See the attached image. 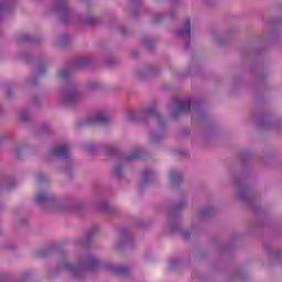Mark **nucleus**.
Here are the masks:
<instances>
[{
	"label": "nucleus",
	"instance_id": "nucleus-11",
	"mask_svg": "<svg viewBox=\"0 0 282 282\" xmlns=\"http://www.w3.org/2000/svg\"><path fill=\"white\" fill-rule=\"evenodd\" d=\"M37 182H45V175H43V174H40V175H37Z\"/></svg>",
	"mask_w": 282,
	"mask_h": 282
},
{
	"label": "nucleus",
	"instance_id": "nucleus-1",
	"mask_svg": "<svg viewBox=\"0 0 282 282\" xmlns=\"http://www.w3.org/2000/svg\"><path fill=\"white\" fill-rule=\"evenodd\" d=\"M51 155L53 158H69V145L61 144L51 150Z\"/></svg>",
	"mask_w": 282,
	"mask_h": 282
},
{
	"label": "nucleus",
	"instance_id": "nucleus-9",
	"mask_svg": "<svg viewBox=\"0 0 282 282\" xmlns=\"http://www.w3.org/2000/svg\"><path fill=\"white\" fill-rule=\"evenodd\" d=\"M45 200H47V194L40 193L35 197V202H45Z\"/></svg>",
	"mask_w": 282,
	"mask_h": 282
},
{
	"label": "nucleus",
	"instance_id": "nucleus-4",
	"mask_svg": "<svg viewBox=\"0 0 282 282\" xmlns=\"http://www.w3.org/2000/svg\"><path fill=\"white\" fill-rule=\"evenodd\" d=\"M182 111H191V101L189 100H178L177 101V113Z\"/></svg>",
	"mask_w": 282,
	"mask_h": 282
},
{
	"label": "nucleus",
	"instance_id": "nucleus-14",
	"mask_svg": "<svg viewBox=\"0 0 282 282\" xmlns=\"http://www.w3.org/2000/svg\"><path fill=\"white\" fill-rule=\"evenodd\" d=\"M150 175H153L152 172H145V177H149Z\"/></svg>",
	"mask_w": 282,
	"mask_h": 282
},
{
	"label": "nucleus",
	"instance_id": "nucleus-3",
	"mask_svg": "<svg viewBox=\"0 0 282 282\" xmlns=\"http://www.w3.org/2000/svg\"><path fill=\"white\" fill-rule=\"evenodd\" d=\"M178 39H186V41H191V20H184L183 29L178 31Z\"/></svg>",
	"mask_w": 282,
	"mask_h": 282
},
{
	"label": "nucleus",
	"instance_id": "nucleus-10",
	"mask_svg": "<svg viewBox=\"0 0 282 282\" xmlns=\"http://www.w3.org/2000/svg\"><path fill=\"white\" fill-rule=\"evenodd\" d=\"M96 265H98V260L90 259V260L87 261V267L88 268H96Z\"/></svg>",
	"mask_w": 282,
	"mask_h": 282
},
{
	"label": "nucleus",
	"instance_id": "nucleus-6",
	"mask_svg": "<svg viewBox=\"0 0 282 282\" xmlns=\"http://www.w3.org/2000/svg\"><path fill=\"white\" fill-rule=\"evenodd\" d=\"M143 156L142 150L134 151L127 156V160H140Z\"/></svg>",
	"mask_w": 282,
	"mask_h": 282
},
{
	"label": "nucleus",
	"instance_id": "nucleus-12",
	"mask_svg": "<svg viewBox=\"0 0 282 282\" xmlns=\"http://www.w3.org/2000/svg\"><path fill=\"white\" fill-rule=\"evenodd\" d=\"M120 171H122V167H121L120 165H117V166L115 167V173H116V175H118V174L120 173Z\"/></svg>",
	"mask_w": 282,
	"mask_h": 282
},
{
	"label": "nucleus",
	"instance_id": "nucleus-5",
	"mask_svg": "<svg viewBox=\"0 0 282 282\" xmlns=\"http://www.w3.org/2000/svg\"><path fill=\"white\" fill-rule=\"evenodd\" d=\"M76 100V93H68L64 96V102L66 105H72Z\"/></svg>",
	"mask_w": 282,
	"mask_h": 282
},
{
	"label": "nucleus",
	"instance_id": "nucleus-2",
	"mask_svg": "<svg viewBox=\"0 0 282 282\" xmlns=\"http://www.w3.org/2000/svg\"><path fill=\"white\" fill-rule=\"evenodd\" d=\"M109 117L102 112H98L94 118L88 119L86 124H107Z\"/></svg>",
	"mask_w": 282,
	"mask_h": 282
},
{
	"label": "nucleus",
	"instance_id": "nucleus-7",
	"mask_svg": "<svg viewBox=\"0 0 282 282\" xmlns=\"http://www.w3.org/2000/svg\"><path fill=\"white\" fill-rule=\"evenodd\" d=\"M116 272L120 275V276H126V274H129V268H124V267H120L116 269Z\"/></svg>",
	"mask_w": 282,
	"mask_h": 282
},
{
	"label": "nucleus",
	"instance_id": "nucleus-13",
	"mask_svg": "<svg viewBox=\"0 0 282 282\" xmlns=\"http://www.w3.org/2000/svg\"><path fill=\"white\" fill-rule=\"evenodd\" d=\"M175 173H172V174H170V180L173 182V181H175Z\"/></svg>",
	"mask_w": 282,
	"mask_h": 282
},
{
	"label": "nucleus",
	"instance_id": "nucleus-8",
	"mask_svg": "<svg viewBox=\"0 0 282 282\" xmlns=\"http://www.w3.org/2000/svg\"><path fill=\"white\" fill-rule=\"evenodd\" d=\"M69 76V69L63 68L58 72V77L59 78H67Z\"/></svg>",
	"mask_w": 282,
	"mask_h": 282
}]
</instances>
